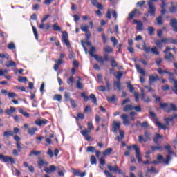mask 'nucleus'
Masks as SVG:
<instances>
[{
	"label": "nucleus",
	"instance_id": "nucleus-1",
	"mask_svg": "<svg viewBox=\"0 0 177 177\" xmlns=\"http://www.w3.org/2000/svg\"><path fill=\"white\" fill-rule=\"evenodd\" d=\"M120 125H121V122H117V121H114L112 124V132H113L114 133H117V132H118V131H119L120 137L119 136H118L116 137V138L115 139V140H118V142H121V140H122V138L124 137V131L120 130Z\"/></svg>",
	"mask_w": 177,
	"mask_h": 177
},
{
	"label": "nucleus",
	"instance_id": "nucleus-2",
	"mask_svg": "<svg viewBox=\"0 0 177 177\" xmlns=\"http://www.w3.org/2000/svg\"><path fill=\"white\" fill-rule=\"evenodd\" d=\"M87 127H88V129H84L83 131H81L80 133L82 135V136H84V138H85V139H86V140H87V142H90L91 136H89V133H91V131L94 128L93 124H92V122H89L87 124Z\"/></svg>",
	"mask_w": 177,
	"mask_h": 177
},
{
	"label": "nucleus",
	"instance_id": "nucleus-3",
	"mask_svg": "<svg viewBox=\"0 0 177 177\" xmlns=\"http://www.w3.org/2000/svg\"><path fill=\"white\" fill-rule=\"evenodd\" d=\"M160 106L166 113H171V111H177V107L175 104L160 103Z\"/></svg>",
	"mask_w": 177,
	"mask_h": 177
},
{
	"label": "nucleus",
	"instance_id": "nucleus-4",
	"mask_svg": "<svg viewBox=\"0 0 177 177\" xmlns=\"http://www.w3.org/2000/svg\"><path fill=\"white\" fill-rule=\"evenodd\" d=\"M142 50L145 52V53H153V55H156V56H158L160 55V52H158V48L157 46H153L151 48L146 45V42H143L142 44Z\"/></svg>",
	"mask_w": 177,
	"mask_h": 177
},
{
	"label": "nucleus",
	"instance_id": "nucleus-5",
	"mask_svg": "<svg viewBox=\"0 0 177 177\" xmlns=\"http://www.w3.org/2000/svg\"><path fill=\"white\" fill-rule=\"evenodd\" d=\"M127 150H131V149H133L136 151V157L139 163L142 162V156L140 155V148L138 147L137 145H133L132 146H127Z\"/></svg>",
	"mask_w": 177,
	"mask_h": 177
},
{
	"label": "nucleus",
	"instance_id": "nucleus-6",
	"mask_svg": "<svg viewBox=\"0 0 177 177\" xmlns=\"http://www.w3.org/2000/svg\"><path fill=\"white\" fill-rule=\"evenodd\" d=\"M165 125L162 124V123L158 122V121H156L155 124L156 125H157V127H158V128H160V129H164V131H165L167 129V127H168V125H169V122L174 121V118H165Z\"/></svg>",
	"mask_w": 177,
	"mask_h": 177
},
{
	"label": "nucleus",
	"instance_id": "nucleus-7",
	"mask_svg": "<svg viewBox=\"0 0 177 177\" xmlns=\"http://www.w3.org/2000/svg\"><path fill=\"white\" fill-rule=\"evenodd\" d=\"M171 160H172V157L171 156V155H167L166 159H164L162 155L158 154L157 156V160L158 161V162H160V164H166V165H168Z\"/></svg>",
	"mask_w": 177,
	"mask_h": 177
},
{
	"label": "nucleus",
	"instance_id": "nucleus-8",
	"mask_svg": "<svg viewBox=\"0 0 177 177\" xmlns=\"http://www.w3.org/2000/svg\"><path fill=\"white\" fill-rule=\"evenodd\" d=\"M95 59L100 63V66H104V62H109V55L104 54L103 58L99 55H95Z\"/></svg>",
	"mask_w": 177,
	"mask_h": 177
},
{
	"label": "nucleus",
	"instance_id": "nucleus-9",
	"mask_svg": "<svg viewBox=\"0 0 177 177\" xmlns=\"http://www.w3.org/2000/svg\"><path fill=\"white\" fill-rule=\"evenodd\" d=\"M0 160H2L3 162H11V164H15V158L3 154H0Z\"/></svg>",
	"mask_w": 177,
	"mask_h": 177
},
{
	"label": "nucleus",
	"instance_id": "nucleus-10",
	"mask_svg": "<svg viewBox=\"0 0 177 177\" xmlns=\"http://www.w3.org/2000/svg\"><path fill=\"white\" fill-rule=\"evenodd\" d=\"M147 3L149 8L148 13L150 15V16H155L156 10V6L154 4H151V2H147Z\"/></svg>",
	"mask_w": 177,
	"mask_h": 177
},
{
	"label": "nucleus",
	"instance_id": "nucleus-11",
	"mask_svg": "<svg viewBox=\"0 0 177 177\" xmlns=\"http://www.w3.org/2000/svg\"><path fill=\"white\" fill-rule=\"evenodd\" d=\"M35 124H36V125H38V127H45V125L48 124V120L46 119H37V120H35Z\"/></svg>",
	"mask_w": 177,
	"mask_h": 177
},
{
	"label": "nucleus",
	"instance_id": "nucleus-12",
	"mask_svg": "<svg viewBox=\"0 0 177 177\" xmlns=\"http://www.w3.org/2000/svg\"><path fill=\"white\" fill-rule=\"evenodd\" d=\"M133 23L137 24L136 30L138 31H142V30H143V23L142 21L135 19L133 21Z\"/></svg>",
	"mask_w": 177,
	"mask_h": 177
},
{
	"label": "nucleus",
	"instance_id": "nucleus-13",
	"mask_svg": "<svg viewBox=\"0 0 177 177\" xmlns=\"http://www.w3.org/2000/svg\"><path fill=\"white\" fill-rule=\"evenodd\" d=\"M49 17H50V15H46L41 19V24L39 26V28H40V30H44V28L45 27V24L44 23H45V21H46V20H48V19H49Z\"/></svg>",
	"mask_w": 177,
	"mask_h": 177
},
{
	"label": "nucleus",
	"instance_id": "nucleus-14",
	"mask_svg": "<svg viewBox=\"0 0 177 177\" xmlns=\"http://www.w3.org/2000/svg\"><path fill=\"white\" fill-rule=\"evenodd\" d=\"M120 118H122V120H123V124H124L125 126L129 125L130 122H129V120H128V118H129L128 115H127V114H122V115H121Z\"/></svg>",
	"mask_w": 177,
	"mask_h": 177
},
{
	"label": "nucleus",
	"instance_id": "nucleus-15",
	"mask_svg": "<svg viewBox=\"0 0 177 177\" xmlns=\"http://www.w3.org/2000/svg\"><path fill=\"white\" fill-rule=\"evenodd\" d=\"M170 82H171V84H174V87L171 88L173 92H174V93L176 95H177V80H174V78H170L169 79Z\"/></svg>",
	"mask_w": 177,
	"mask_h": 177
},
{
	"label": "nucleus",
	"instance_id": "nucleus-16",
	"mask_svg": "<svg viewBox=\"0 0 177 177\" xmlns=\"http://www.w3.org/2000/svg\"><path fill=\"white\" fill-rule=\"evenodd\" d=\"M158 75L157 74H153L152 75L149 76V84L151 85L152 84H154L156 81H158Z\"/></svg>",
	"mask_w": 177,
	"mask_h": 177
},
{
	"label": "nucleus",
	"instance_id": "nucleus-17",
	"mask_svg": "<svg viewBox=\"0 0 177 177\" xmlns=\"http://www.w3.org/2000/svg\"><path fill=\"white\" fill-rule=\"evenodd\" d=\"M38 131V128L33 127L32 128H29L28 129V133L29 135H31V136H34V135H35V132Z\"/></svg>",
	"mask_w": 177,
	"mask_h": 177
},
{
	"label": "nucleus",
	"instance_id": "nucleus-18",
	"mask_svg": "<svg viewBox=\"0 0 177 177\" xmlns=\"http://www.w3.org/2000/svg\"><path fill=\"white\" fill-rule=\"evenodd\" d=\"M171 27L174 28V31L177 32V20L176 19H171L170 23Z\"/></svg>",
	"mask_w": 177,
	"mask_h": 177
},
{
	"label": "nucleus",
	"instance_id": "nucleus-19",
	"mask_svg": "<svg viewBox=\"0 0 177 177\" xmlns=\"http://www.w3.org/2000/svg\"><path fill=\"white\" fill-rule=\"evenodd\" d=\"M91 1L93 6H95L96 8L100 10L103 9V6L100 3L97 2V0H91Z\"/></svg>",
	"mask_w": 177,
	"mask_h": 177
},
{
	"label": "nucleus",
	"instance_id": "nucleus-20",
	"mask_svg": "<svg viewBox=\"0 0 177 177\" xmlns=\"http://www.w3.org/2000/svg\"><path fill=\"white\" fill-rule=\"evenodd\" d=\"M135 67L138 71V73H139L140 74H142V75H146V72L145 71V70L142 68H140V66L138 64H136L135 65Z\"/></svg>",
	"mask_w": 177,
	"mask_h": 177
},
{
	"label": "nucleus",
	"instance_id": "nucleus-21",
	"mask_svg": "<svg viewBox=\"0 0 177 177\" xmlns=\"http://www.w3.org/2000/svg\"><path fill=\"white\" fill-rule=\"evenodd\" d=\"M38 160H39L37 161V164H38L39 167H40V168L43 165H49V162L44 161V159H42L41 157H39Z\"/></svg>",
	"mask_w": 177,
	"mask_h": 177
},
{
	"label": "nucleus",
	"instance_id": "nucleus-22",
	"mask_svg": "<svg viewBox=\"0 0 177 177\" xmlns=\"http://www.w3.org/2000/svg\"><path fill=\"white\" fill-rule=\"evenodd\" d=\"M134 106L132 104H127L124 108H123V111H124V113H127L128 111H131L132 110H133Z\"/></svg>",
	"mask_w": 177,
	"mask_h": 177
},
{
	"label": "nucleus",
	"instance_id": "nucleus-23",
	"mask_svg": "<svg viewBox=\"0 0 177 177\" xmlns=\"http://www.w3.org/2000/svg\"><path fill=\"white\" fill-rule=\"evenodd\" d=\"M107 168L111 172H117V171H118V166L117 165L113 167L111 165H108Z\"/></svg>",
	"mask_w": 177,
	"mask_h": 177
},
{
	"label": "nucleus",
	"instance_id": "nucleus-24",
	"mask_svg": "<svg viewBox=\"0 0 177 177\" xmlns=\"http://www.w3.org/2000/svg\"><path fill=\"white\" fill-rule=\"evenodd\" d=\"M15 111H16V109L13 106H10V109H6V114H7V115H10L13 114Z\"/></svg>",
	"mask_w": 177,
	"mask_h": 177
},
{
	"label": "nucleus",
	"instance_id": "nucleus-25",
	"mask_svg": "<svg viewBox=\"0 0 177 177\" xmlns=\"http://www.w3.org/2000/svg\"><path fill=\"white\" fill-rule=\"evenodd\" d=\"M165 58L166 60H168V62H172L174 60V55L171 53H166Z\"/></svg>",
	"mask_w": 177,
	"mask_h": 177
},
{
	"label": "nucleus",
	"instance_id": "nucleus-26",
	"mask_svg": "<svg viewBox=\"0 0 177 177\" xmlns=\"http://www.w3.org/2000/svg\"><path fill=\"white\" fill-rule=\"evenodd\" d=\"M6 66H7L8 68L16 67V62H15L13 60H10V61L6 62Z\"/></svg>",
	"mask_w": 177,
	"mask_h": 177
},
{
	"label": "nucleus",
	"instance_id": "nucleus-27",
	"mask_svg": "<svg viewBox=\"0 0 177 177\" xmlns=\"http://www.w3.org/2000/svg\"><path fill=\"white\" fill-rule=\"evenodd\" d=\"M138 12V9H134L132 12H131L129 14V19L130 20H132V19H133V17H135V15H136V12Z\"/></svg>",
	"mask_w": 177,
	"mask_h": 177
},
{
	"label": "nucleus",
	"instance_id": "nucleus-28",
	"mask_svg": "<svg viewBox=\"0 0 177 177\" xmlns=\"http://www.w3.org/2000/svg\"><path fill=\"white\" fill-rule=\"evenodd\" d=\"M162 136L159 133H156L155 138H153V142L156 145H158V139H162Z\"/></svg>",
	"mask_w": 177,
	"mask_h": 177
},
{
	"label": "nucleus",
	"instance_id": "nucleus-29",
	"mask_svg": "<svg viewBox=\"0 0 177 177\" xmlns=\"http://www.w3.org/2000/svg\"><path fill=\"white\" fill-rule=\"evenodd\" d=\"M14 133L12 131H6L3 132L4 138H9V136H13Z\"/></svg>",
	"mask_w": 177,
	"mask_h": 177
},
{
	"label": "nucleus",
	"instance_id": "nucleus-30",
	"mask_svg": "<svg viewBox=\"0 0 177 177\" xmlns=\"http://www.w3.org/2000/svg\"><path fill=\"white\" fill-rule=\"evenodd\" d=\"M121 82L120 81L118 82H114V89L115 91V89H118L119 91H121Z\"/></svg>",
	"mask_w": 177,
	"mask_h": 177
},
{
	"label": "nucleus",
	"instance_id": "nucleus-31",
	"mask_svg": "<svg viewBox=\"0 0 177 177\" xmlns=\"http://www.w3.org/2000/svg\"><path fill=\"white\" fill-rule=\"evenodd\" d=\"M95 50H96V48L94 46H92V47H91L90 51L88 52L90 56L91 57H94V59H95V56H97V55H94L93 54Z\"/></svg>",
	"mask_w": 177,
	"mask_h": 177
},
{
	"label": "nucleus",
	"instance_id": "nucleus-32",
	"mask_svg": "<svg viewBox=\"0 0 177 177\" xmlns=\"http://www.w3.org/2000/svg\"><path fill=\"white\" fill-rule=\"evenodd\" d=\"M53 31H62V28L59 26V24L55 23L53 25Z\"/></svg>",
	"mask_w": 177,
	"mask_h": 177
},
{
	"label": "nucleus",
	"instance_id": "nucleus-33",
	"mask_svg": "<svg viewBox=\"0 0 177 177\" xmlns=\"http://www.w3.org/2000/svg\"><path fill=\"white\" fill-rule=\"evenodd\" d=\"M41 151H35V150H32L30 151L29 156L30 157L32 156H39V154H41Z\"/></svg>",
	"mask_w": 177,
	"mask_h": 177
},
{
	"label": "nucleus",
	"instance_id": "nucleus-34",
	"mask_svg": "<svg viewBox=\"0 0 177 177\" xmlns=\"http://www.w3.org/2000/svg\"><path fill=\"white\" fill-rule=\"evenodd\" d=\"M86 151L87 153H95V151H96V149L95 147L88 146L87 147Z\"/></svg>",
	"mask_w": 177,
	"mask_h": 177
},
{
	"label": "nucleus",
	"instance_id": "nucleus-35",
	"mask_svg": "<svg viewBox=\"0 0 177 177\" xmlns=\"http://www.w3.org/2000/svg\"><path fill=\"white\" fill-rule=\"evenodd\" d=\"M113 151V149L111 148H108L106 149L104 152H103V156L106 157V156H109V154H111V152Z\"/></svg>",
	"mask_w": 177,
	"mask_h": 177
},
{
	"label": "nucleus",
	"instance_id": "nucleus-36",
	"mask_svg": "<svg viewBox=\"0 0 177 177\" xmlns=\"http://www.w3.org/2000/svg\"><path fill=\"white\" fill-rule=\"evenodd\" d=\"M90 161L91 165H95V164H97V160H96V157H95V155L91 156Z\"/></svg>",
	"mask_w": 177,
	"mask_h": 177
},
{
	"label": "nucleus",
	"instance_id": "nucleus-37",
	"mask_svg": "<svg viewBox=\"0 0 177 177\" xmlns=\"http://www.w3.org/2000/svg\"><path fill=\"white\" fill-rule=\"evenodd\" d=\"M103 49L106 53H111L113 52V48L110 46H106Z\"/></svg>",
	"mask_w": 177,
	"mask_h": 177
},
{
	"label": "nucleus",
	"instance_id": "nucleus-38",
	"mask_svg": "<svg viewBox=\"0 0 177 177\" xmlns=\"http://www.w3.org/2000/svg\"><path fill=\"white\" fill-rule=\"evenodd\" d=\"M80 29L82 30V31H83V32H88V30H89V26L88 25H82L80 27Z\"/></svg>",
	"mask_w": 177,
	"mask_h": 177
},
{
	"label": "nucleus",
	"instance_id": "nucleus-39",
	"mask_svg": "<svg viewBox=\"0 0 177 177\" xmlns=\"http://www.w3.org/2000/svg\"><path fill=\"white\" fill-rule=\"evenodd\" d=\"M111 67H117V62H115V59H114V57H111Z\"/></svg>",
	"mask_w": 177,
	"mask_h": 177
},
{
	"label": "nucleus",
	"instance_id": "nucleus-40",
	"mask_svg": "<svg viewBox=\"0 0 177 177\" xmlns=\"http://www.w3.org/2000/svg\"><path fill=\"white\" fill-rule=\"evenodd\" d=\"M157 24L158 26L162 25V16L160 15L158 17L156 18Z\"/></svg>",
	"mask_w": 177,
	"mask_h": 177
},
{
	"label": "nucleus",
	"instance_id": "nucleus-41",
	"mask_svg": "<svg viewBox=\"0 0 177 177\" xmlns=\"http://www.w3.org/2000/svg\"><path fill=\"white\" fill-rule=\"evenodd\" d=\"M89 98L93 101V103H94V104H96V103L97 102V100L96 99V96H95V94H91Z\"/></svg>",
	"mask_w": 177,
	"mask_h": 177
},
{
	"label": "nucleus",
	"instance_id": "nucleus-42",
	"mask_svg": "<svg viewBox=\"0 0 177 177\" xmlns=\"http://www.w3.org/2000/svg\"><path fill=\"white\" fill-rule=\"evenodd\" d=\"M76 86H77V89H82L84 88L82 83H81V82L80 80H77Z\"/></svg>",
	"mask_w": 177,
	"mask_h": 177
},
{
	"label": "nucleus",
	"instance_id": "nucleus-43",
	"mask_svg": "<svg viewBox=\"0 0 177 177\" xmlns=\"http://www.w3.org/2000/svg\"><path fill=\"white\" fill-rule=\"evenodd\" d=\"M115 95H112L111 97H107V100L109 103H113V102H115Z\"/></svg>",
	"mask_w": 177,
	"mask_h": 177
},
{
	"label": "nucleus",
	"instance_id": "nucleus-44",
	"mask_svg": "<svg viewBox=\"0 0 177 177\" xmlns=\"http://www.w3.org/2000/svg\"><path fill=\"white\" fill-rule=\"evenodd\" d=\"M111 42H113V46H117V44H118V40L114 37H111Z\"/></svg>",
	"mask_w": 177,
	"mask_h": 177
},
{
	"label": "nucleus",
	"instance_id": "nucleus-45",
	"mask_svg": "<svg viewBox=\"0 0 177 177\" xmlns=\"http://www.w3.org/2000/svg\"><path fill=\"white\" fill-rule=\"evenodd\" d=\"M127 88L128 89H129V91L131 93L133 92V91H135V87L133 86H132V84H131L129 82H127Z\"/></svg>",
	"mask_w": 177,
	"mask_h": 177
},
{
	"label": "nucleus",
	"instance_id": "nucleus-46",
	"mask_svg": "<svg viewBox=\"0 0 177 177\" xmlns=\"http://www.w3.org/2000/svg\"><path fill=\"white\" fill-rule=\"evenodd\" d=\"M122 72L118 71L116 73V75H115V77L117 78V80H121V78H122Z\"/></svg>",
	"mask_w": 177,
	"mask_h": 177
},
{
	"label": "nucleus",
	"instance_id": "nucleus-47",
	"mask_svg": "<svg viewBox=\"0 0 177 177\" xmlns=\"http://www.w3.org/2000/svg\"><path fill=\"white\" fill-rule=\"evenodd\" d=\"M138 142L140 143H143V142H147V140H146V138H145V137H143V136H139Z\"/></svg>",
	"mask_w": 177,
	"mask_h": 177
},
{
	"label": "nucleus",
	"instance_id": "nucleus-48",
	"mask_svg": "<svg viewBox=\"0 0 177 177\" xmlns=\"http://www.w3.org/2000/svg\"><path fill=\"white\" fill-rule=\"evenodd\" d=\"M32 30H33V34L35 37V39L38 41V32L37 31V28L32 26Z\"/></svg>",
	"mask_w": 177,
	"mask_h": 177
},
{
	"label": "nucleus",
	"instance_id": "nucleus-49",
	"mask_svg": "<svg viewBox=\"0 0 177 177\" xmlns=\"http://www.w3.org/2000/svg\"><path fill=\"white\" fill-rule=\"evenodd\" d=\"M73 82H74V77L71 76V77L67 80V84H68V85H73Z\"/></svg>",
	"mask_w": 177,
	"mask_h": 177
},
{
	"label": "nucleus",
	"instance_id": "nucleus-50",
	"mask_svg": "<svg viewBox=\"0 0 177 177\" xmlns=\"http://www.w3.org/2000/svg\"><path fill=\"white\" fill-rule=\"evenodd\" d=\"M147 30L149 32V35H154V28L149 26L148 27Z\"/></svg>",
	"mask_w": 177,
	"mask_h": 177
},
{
	"label": "nucleus",
	"instance_id": "nucleus-51",
	"mask_svg": "<svg viewBox=\"0 0 177 177\" xmlns=\"http://www.w3.org/2000/svg\"><path fill=\"white\" fill-rule=\"evenodd\" d=\"M19 82H27V77L19 76L18 77Z\"/></svg>",
	"mask_w": 177,
	"mask_h": 177
},
{
	"label": "nucleus",
	"instance_id": "nucleus-52",
	"mask_svg": "<svg viewBox=\"0 0 177 177\" xmlns=\"http://www.w3.org/2000/svg\"><path fill=\"white\" fill-rule=\"evenodd\" d=\"M0 57L1 59H7V60H9V55L6 53H1Z\"/></svg>",
	"mask_w": 177,
	"mask_h": 177
},
{
	"label": "nucleus",
	"instance_id": "nucleus-53",
	"mask_svg": "<svg viewBox=\"0 0 177 177\" xmlns=\"http://www.w3.org/2000/svg\"><path fill=\"white\" fill-rule=\"evenodd\" d=\"M154 172H156V167H151L150 169L147 170V174H154Z\"/></svg>",
	"mask_w": 177,
	"mask_h": 177
},
{
	"label": "nucleus",
	"instance_id": "nucleus-54",
	"mask_svg": "<svg viewBox=\"0 0 177 177\" xmlns=\"http://www.w3.org/2000/svg\"><path fill=\"white\" fill-rule=\"evenodd\" d=\"M146 3L145 1H140L136 3L137 8H140L141 6H143Z\"/></svg>",
	"mask_w": 177,
	"mask_h": 177
},
{
	"label": "nucleus",
	"instance_id": "nucleus-55",
	"mask_svg": "<svg viewBox=\"0 0 177 177\" xmlns=\"http://www.w3.org/2000/svg\"><path fill=\"white\" fill-rule=\"evenodd\" d=\"M155 44L157 46H158V48H162V41H161V40H156Z\"/></svg>",
	"mask_w": 177,
	"mask_h": 177
},
{
	"label": "nucleus",
	"instance_id": "nucleus-56",
	"mask_svg": "<svg viewBox=\"0 0 177 177\" xmlns=\"http://www.w3.org/2000/svg\"><path fill=\"white\" fill-rule=\"evenodd\" d=\"M176 10H177V8L176 6H172L169 8V12H171V13H176Z\"/></svg>",
	"mask_w": 177,
	"mask_h": 177
},
{
	"label": "nucleus",
	"instance_id": "nucleus-57",
	"mask_svg": "<svg viewBox=\"0 0 177 177\" xmlns=\"http://www.w3.org/2000/svg\"><path fill=\"white\" fill-rule=\"evenodd\" d=\"M8 48L11 50L16 49V46L15 45V43H10L8 46Z\"/></svg>",
	"mask_w": 177,
	"mask_h": 177
},
{
	"label": "nucleus",
	"instance_id": "nucleus-58",
	"mask_svg": "<svg viewBox=\"0 0 177 177\" xmlns=\"http://www.w3.org/2000/svg\"><path fill=\"white\" fill-rule=\"evenodd\" d=\"M54 100H57V102H62V96L60 95H55L54 96Z\"/></svg>",
	"mask_w": 177,
	"mask_h": 177
},
{
	"label": "nucleus",
	"instance_id": "nucleus-59",
	"mask_svg": "<svg viewBox=\"0 0 177 177\" xmlns=\"http://www.w3.org/2000/svg\"><path fill=\"white\" fill-rule=\"evenodd\" d=\"M145 139L147 140H149L150 139V134L147 131H145L144 133Z\"/></svg>",
	"mask_w": 177,
	"mask_h": 177
},
{
	"label": "nucleus",
	"instance_id": "nucleus-60",
	"mask_svg": "<svg viewBox=\"0 0 177 177\" xmlns=\"http://www.w3.org/2000/svg\"><path fill=\"white\" fill-rule=\"evenodd\" d=\"M81 96L82 97H83L84 99V102H88V100H89V98L88 97V96L85 94V93H81Z\"/></svg>",
	"mask_w": 177,
	"mask_h": 177
},
{
	"label": "nucleus",
	"instance_id": "nucleus-61",
	"mask_svg": "<svg viewBox=\"0 0 177 177\" xmlns=\"http://www.w3.org/2000/svg\"><path fill=\"white\" fill-rule=\"evenodd\" d=\"M64 97H65L66 102H68V100H70V93H68V92H65V93H64Z\"/></svg>",
	"mask_w": 177,
	"mask_h": 177
},
{
	"label": "nucleus",
	"instance_id": "nucleus-62",
	"mask_svg": "<svg viewBox=\"0 0 177 177\" xmlns=\"http://www.w3.org/2000/svg\"><path fill=\"white\" fill-rule=\"evenodd\" d=\"M62 42L65 44L66 46L70 45V41H68V39H62Z\"/></svg>",
	"mask_w": 177,
	"mask_h": 177
},
{
	"label": "nucleus",
	"instance_id": "nucleus-63",
	"mask_svg": "<svg viewBox=\"0 0 177 177\" xmlns=\"http://www.w3.org/2000/svg\"><path fill=\"white\" fill-rule=\"evenodd\" d=\"M8 97L13 98V97H16V96H17V95H16V93H8Z\"/></svg>",
	"mask_w": 177,
	"mask_h": 177
},
{
	"label": "nucleus",
	"instance_id": "nucleus-64",
	"mask_svg": "<svg viewBox=\"0 0 177 177\" xmlns=\"http://www.w3.org/2000/svg\"><path fill=\"white\" fill-rule=\"evenodd\" d=\"M104 173L107 177H115V176H113V174H110V172H109V171L107 170H104Z\"/></svg>",
	"mask_w": 177,
	"mask_h": 177
}]
</instances>
